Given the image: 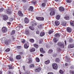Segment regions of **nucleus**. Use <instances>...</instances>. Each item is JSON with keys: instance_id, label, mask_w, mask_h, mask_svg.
Returning a JSON list of instances; mask_svg holds the SVG:
<instances>
[{"instance_id": "nucleus-1", "label": "nucleus", "mask_w": 74, "mask_h": 74, "mask_svg": "<svg viewBox=\"0 0 74 74\" xmlns=\"http://www.w3.org/2000/svg\"><path fill=\"white\" fill-rule=\"evenodd\" d=\"M58 45L60 48H64V44L61 42H59L58 43Z\"/></svg>"}, {"instance_id": "nucleus-2", "label": "nucleus", "mask_w": 74, "mask_h": 74, "mask_svg": "<svg viewBox=\"0 0 74 74\" xmlns=\"http://www.w3.org/2000/svg\"><path fill=\"white\" fill-rule=\"evenodd\" d=\"M52 66L53 69L56 70L58 69V65L56 64H52Z\"/></svg>"}, {"instance_id": "nucleus-3", "label": "nucleus", "mask_w": 74, "mask_h": 74, "mask_svg": "<svg viewBox=\"0 0 74 74\" xmlns=\"http://www.w3.org/2000/svg\"><path fill=\"white\" fill-rule=\"evenodd\" d=\"M6 13H7V14H9V15L11 14L12 13L11 10L10 9H8L6 10Z\"/></svg>"}, {"instance_id": "nucleus-4", "label": "nucleus", "mask_w": 74, "mask_h": 74, "mask_svg": "<svg viewBox=\"0 0 74 74\" xmlns=\"http://www.w3.org/2000/svg\"><path fill=\"white\" fill-rule=\"evenodd\" d=\"M59 10L60 12H63L64 11V9L63 7H60L59 8Z\"/></svg>"}, {"instance_id": "nucleus-5", "label": "nucleus", "mask_w": 74, "mask_h": 74, "mask_svg": "<svg viewBox=\"0 0 74 74\" xmlns=\"http://www.w3.org/2000/svg\"><path fill=\"white\" fill-rule=\"evenodd\" d=\"M66 30L67 32H68L69 33H71L72 31L71 28L70 27H67L66 28Z\"/></svg>"}, {"instance_id": "nucleus-6", "label": "nucleus", "mask_w": 74, "mask_h": 74, "mask_svg": "<svg viewBox=\"0 0 74 74\" xmlns=\"http://www.w3.org/2000/svg\"><path fill=\"white\" fill-rule=\"evenodd\" d=\"M36 18L37 20L39 21H44V19L43 17H36Z\"/></svg>"}, {"instance_id": "nucleus-7", "label": "nucleus", "mask_w": 74, "mask_h": 74, "mask_svg": "<svg viewBox=\"0 0 74 74\" xmlns=\"http://www.w3.org/2000/svg\"><path fill=\"white\" fill-rule=\"evenodd\" d=\"M2 31L3 33H5L7 32V28L5 27H3L2 29Z\"/></svg>"}, {"instance_id": "nucleus-8", "label": "nucleus", "mask_w": 74, "mask_h": 74, "mask_svg": "<svg viewBox=\"0 0 74 74\" xmlns=\"http://www.w3.org/2000/svg\"><path fill=\"white\" fill-rule=\"evenodd\" d=\"M74 47V44H71L69 45L68 46V48L70 49V48H73Z\"/></svg>"}, {"instance_id": "nucleus-9", "label": "nucleus", "mask_w": 74, "mask_h": 74, "mask_svg": "<svg viewBox=\"0 0 74 74\" xmlns=\"http://www.w3.org/2000/svg\"><path fill=\"white\" fill-rule=\"evenodd\" d=\"M18 15L20 16H23V14L22 12V11H19L18 13Z\"/></svg>"}, {"instance_id": "nucleus-10", "label": "nucleus", "mask_w": 74, "mask_h": 74, "mask_svg": "<svg viewBox=\"0 0 74 74\" xmlns=\"http://www.w3.org/2000/svg\"><path fill=\"white\" fill-rule=\"evenodd\" d=\"M55 14V12L54 11L52 10L50 13V14L51 15V16H53Z\"/></svg>"}, {"instance_id": "nucleus-11", "label": "nucleus", "mask_w": 74, "mask_h": 74, "mask_svg": "<svg viewBox=\"0 0 74 74\" xmlns=\"http://www.w3.org/2000/svg\"><path fill=\"white\" fill-rule=\"evenodd\" d=\"M25 22L26 23H28L29 22V20L26 17L25 18Z\"/></svg>"}, {"instance_id": "nucleus-12", "label": "nucleus", "mask_w": 74, "mask_h": 74, "mask_svg": "<svg viewBox=\"0 0 74 74\" xmlns=\"http://www.w3.org/2000/svg\"><path fill=\"white\" fill-rule=\"evenodd\" d=\"M45 35V32H42L40 33V37H43Z\"/></svg>"}, {"instance_id": "nucleus-13", "label": "nucleus", "mask_w": 74, "mask_h": 74, "mask_svg": "<svg viewBox=\"0 0 74 74\" xmlns=\"http://www.w3.org/2000/svg\"><path fill=\"white\" fill-rule=\"evenodd\" d=\"M3 19L5 21H6L8 19V16L6 15H4L3 16Z\"/></svg>"}, {"instance_id": "nucleus-14", "label": "nucleus", "mask_w": 74, "mask_h": 74, "mask_svg": "<svg viewBox=\"0 0 74 74\" xmlns=\"http://www.w3.org/2000/svg\"><path fill=\"white\" fill-rule=\"evenodd\" d=\"M41 69L40 67H38V69H35V71L36 72H39L40 71H41Z\"/></svg>"}, {"instance_id": "nucleus-15", "label": "nucleus", "mask_w": 74, "mask_h": 74, "mask_svg": "<svg viewBox=\"0 0 74 74\" xmlns=\"http://www.w3.org/2000/svg\"><path fill=\"white\" fill-rule=\"evenodd\" d=\"M25 34H26V35H27V36H29V35L30 34V33L29 30H26Z\"/></svg>"}, {"instance_id": "nucleus-16", "label": "nucleus", "mask_w": 74, "mask_h": 74, "mask_svg": "<svg viewBox=\"0 0 74 74\" xmlns=\"http://www.w3.org/2000/svg\"><path fill=\"white\" fill-rule=\"evenodd\" d=\"M40 51L42 53H45V51H44L43 48H41L40 49Z\"/></svg>"}, {"instance_id": "nucleus-17", "label": "nucleus", "mask_w": 74, "mask_h": 74, "mask_svg": "<svg viewBox=\"0 0 74 74\" xmlns=\"http://www.w3.org/2000/svg\"><path fill=\"white\" fill-rule=\"evenodd\" d=\"M55 24L56 26H58V25H59V24L60 23L58 21H55Z\"/></svg>"}, {"instance_id": "nucleus-18", "label": "nucleus", "mask_w": 74, "mask_h": 74, "mask_svg": "<svg viewBox=\"0 0 74 74\" xmlns=\"http://www.w3.org/2000/svg\"><path fill=\"white\" fill-rule=\"evenodd\" d=\"M16 58L17 59H21V56L20 55H17L16 56Z\"/></svg>"}, {"instance_id": "nucleus-19", "label": "nucleus", "mask_w": 74, "mask_h": 74, "mask_svg": "<svg viewBox=\"0 0 74 74\" xmlns=\"http://www.w3.org/2000/svg\"><path fill=\"white\" fill-rule=\"evenodd\" d=\"M10 41L9 40H6L5 42V44L6 45H8V44H9V42Z\"/></svg>"}, {"instance_id": "nucleus-20", "label": "nucleus", "mask_w": 74, "mask_h": 74, "mask_svg": "<svg viewBox=\"0 0 74 74\" xmlns=\"http://www.w3.org/2000/svg\"><path fill=\"white\" fill-rule=\"evenodd\" d=\"M36 51V49L34 48H32L30 49V52H34Z\"/></svg>"}, {"instance_id": "nucleus-21", "label": "nucleus", "mask_w": 74, "mask_h": 74, "mask_svg": "<svg viewBox=\"0 0 74 74\" xmlns=\"http://www.w3.org/2000/svg\"><path fill=\"white\" fill-rule=\"evenodd\" d=\"M29 11H32L33 10V7L31 6H30L29 8Z\"/></svg>"}, {"instance_id": "nucleus-22", "label": "nucleus", "mask_w": 74, "mask_h": 74, "mask_svg": "<svg viewBox=\"0 0 74 74\" xmlns=\"http://www.w3.org/2000/svg\"><path fill=\"white\" fill-rule=\"evenodd\" d=\"M49 63H50V61H49V60H48L45 62V64H48Z\"/></svg>"}, {"instance_id": "nucleus-23", "label": "nucleus", "mask_w": 74, "mask_h": 74, "mask_svg": "<svg viewBox=\"0 0 74 74\" xmlns=\"http://www.w3.org/2000/svg\"><path fill=\"white\" fill-rule=\"evenodd\" d=\"M34 66H35L34 64H32L30 65L29 67L30 68H34Z\"/></svg>"}, {"instance_id": "nucleus-24", "label": "nucleus", "mask_w": 74, "mask_h": 74, "mask_svg": "<svg viewBox=\"0 0 74 74\" xmlns=\"http://www.w3.org/2000/svg\"><path fill=\"white\" fill-rule=\"evenodd\" d=\"M64 18L66 19V20H69L70 19V17L67 16H66L64 17Z\"/></svg>"}, {"instance_id": "nucleus-25", "label": "nucleus", "mask_w": 74, "mask_h": 74, "mask_svg": "<svg viewBox=\"0 0 74 74\" xmlns=\"http://www.w3.org/2000/svg\"><path fill=\"white\" fill-rule=\"evenodd\" d=\"M29 41L32 43H33L34 42V40L33 39H30L29 40Z\"/></svg>"}, {"instance_id": "nucleus-26", "label": "nucleus", "mask_w": 74, "mask_h": 74, "mask_svg": "<svg viewBox=\"0 0 74 74\" xmlns=\"http://www.w3.org/2000/svg\"><path fill=\"white\" fill-rule=\"evenodd\" d=\"M29 28L32 30H34V28L32 27V26H30L29 27Z\"/></svg>"}, {"instance_id": "nucleus-27", "label": "nucleus", "mask_w": 74, "mask_h": 74, "mask_svg": "<svg viewBox=\"0 0 74 74\" xmlns=\"http://www.w3.org/2000/svg\"><path fill=\"white\" fill-rule=\"evenodd\" d=\"M54 36L55 37H60V35L58 33H57L55 34Z\"/></svg>"}, {"instance_id": "nucleus-28", "label": "nucleus", "mask_w": 74, "mask_h": 74, "mask_svg": "<svg viewBox=\"0 0 74 74\" xmlns=\"http://www.w3.org/2000/svg\"><path fill=\"white\" fill-rule=\"evenodd\" d=\"M53 41L54 42L56 43V42H57V41H58V39H57L56 38H54L53 39Z\"/></svg>"}, {"instance_id": "nucleus-29", "label": "nucleus", "mask_w": 74, "mask_h": 74, "mask_svg": "<svg viewBox=\"0 0 74 74\" xmlns=\"http://www.w3.org/2000/svg\"><path fill=\"white\" fill-rule=\"evenodd\" d=\"M56 18L58 20H59L60 19V15H57L56 16Z\"/></svg>"}, {"instance_id": "nucleus-30", "label": "nucleus", "mask_w": 74, "mask_h": 74, "mask_svg": "<svg viewBox=\"0 0 74 74\" xmlns=\"http://www.w3.org/2000/svg\"><path fill=\"white\" fill-rule=\"evenodd\" d=\"M53 52V50L51 49L49 50L48 52V53H52V52Z\"/></svg>"}, {"instance_id": "nucleus-31", "label": "nucleus", "mask_w": 74, "mask_h": 74, "mask_svg": "<svg viewBox=\"0 0 74 74\" xmlns=\"http://www.w3.org/2000/svg\"><path fill=\"white\" fill-rule=\"evenodd\" d=\"M24 47L25 48H29V45H27L25 44L24 45Z\"/></svg>"}, {"instance_id": "nucleus-32", "label": "nucleus", "mask_w": 74, "mask_h": 74, "mask_svg": "<svg viewBox=\"0 0 74 74\" xmlns=\"http://www.w3.org/2000/svg\"><path fill=\"white\" fill-rule=\"evenodd\" d=\"M70 23L71 25L73 26H74V21H73L72 22H70Z\"/></svg>"}, {"instance_id": "nucleus-33", "label": "nucleus", "mask_w": 74, "mask_h": 74, "mask_svg": "<svg viewBox=\"0 0 74 74\" xmlns=\"http://www.w3.org/2000/svg\"><path fill=\"white\" fill-rule=\"evenodd\" d=\"M34 47H35L36 48H38V45L36 44H34L33 45Z\"/></svg>"}, {"instance_id": "nucleus-34", "label": "nucleus", "mask_w": 74, "mask_h": 74, "mask_svg": "<svg viewBox=\"0 0 74 74\" xmlns=\"http://www.w3.org/2000/svg\"><path fill=\"white\" fill-rule=\"evenodd\" d=\"M53 31L52 30H50L49 32V34H52V33H53Z\"/></svg>"}, {"instance_id": "nucleus-35", "label": "nucleus", "mask_w": 74, "mask_h": 74, "mask_svg": "<svg viewBox=\"0 0 74 74\" xmlns=\"http://www.w3.org/2000/svg\"><path fill=\"white\" fill-rule=\"evenodd\" d=\"M36 60L37 62H40V59L38 58H36Z\"/></svg>"}, {"instance_id": "nucleus-36", "label": "nucleus", "mask_w": 74, "mask_h": 74, "mask_svg": "<svg viewBox=\"0 0 74 74\" xmlns=\"http://www.w3.org/2000/svg\"><path fill=\"white\" fill-rule=\"evenodd\" d=\"M59 72H60V73L61 74H63V73H64V71H62V70H60Z\"/></svg>"}, {"instance_id": "nucleus-37", "label": "nucleus", "mask_w": 74, "mask_h": 74, "mask_svg": "<svg viewBox=\"0 0 74 74\" xmlns=\"http://www.w3.org/2000/svg\"><path fill=\"white\" fill-rule=\"evenodd\" d=\"M5 52H9L10 51V49L9 48H7L5 50Z\"/></svg>"}, {"instance_id": "nucleus-38", "label": "nucleus", "mask_w": 74, "mask_h": 74, "mask_svg": "<svg viewBox=\"0 0 74 74\" xmlns=\"http://www.w3.org/2000/svg\"><path fill=\"white\" fill-rule=\"evenodd\" d=\"M71 0H66V2L68 3H71Z\"/></svg>"}, {"instance_id": "nucleus-39", "label": "nucleus", "mask_w": 74, "mask_h": 74, "mask_svg": "<svg viewBox=\"0 0 74 74\" xmlns=\"http://www.w3.org/2000/svg\"><path fill=\"white\" fill-rule=\"evenodd\" d=\"M15 30H12L11 33L12 35L13 34H15Z\"/></svg>"}, {"instance_id": "nucleus-40", "label": "nucleus", "mask_w": 74, "mask_h": 74, "mask_svg": "<svg viewBox=\"0 0 74 74\" xmlns=\"http://www.w3.org/2000/svg\"><path fill=\"white\" fill-rule=\"evenodd\" d=\"M38 28H42V25L41 24H39L38 26Z\"/></svg>"}, {"instance_id": "nucleus-41", "label": "nucleus", "mask_w": 74, "mask_h": 74, "mask_svg": "<svg viewBox=\"0 0 74 74\" xmlns=\"http://www.w3.org/2000/svg\"><path fill=\"white\" fill-rule=\"evenodd\" d=\"M46 4L45 3H43L42 4V7H44L45 6Z\"/></svg>"}, {"instance_id": "nucleus-42", "label": "nucleus", "mask_w": 74, "mask_h": 74, "mask_svg": "<svg viewBox=\"0 0 74 74\" xmlns=\"http://www.w3.org/2000/svg\"><path fill=\"white\" fill-rule=\"evenodd\" d=\"M32 60L31 59L29 60V61L28 62V63H32Z\"/></svg>"}, {"instance_id": "nucleus-43", "label": "nucleus", "mask_w": 74, "mask_h": 74, "mask_svg": "<svg viewBox=\"0 0 74 74\" xmlns=\"http://www.w3.org/2000/svg\"><path fill=\"white\" fill-rule=\"evenodd\" d=\"M59 61H60V60H59V58H57L56 60V62H59Z\"/></svg>"}, {"instance_id": "nucleus-44", "label": "nucleus", "mask_w": 74, "mask_h": 74, "mask_svg": "<svg viewBox=\"0 0 74 74\" xmlns=\"http://www.w3.org/2000/svg\"><path fill=\"white\" fill-rule=\"evenodd\" d=\"M73 40L71 38H70L69 40V41L70 42H73Z\"/></svg>"}, {"instance_id": "nucleus-45", "label": "nucleus", "mask_w": 74, "mask_h": 74, "mask_svg": "<svg viewBox=\"0 0 74 74\" xmlns=\"http://www.w3.org/2000/svg\"><path fill=\"white\" fill-rule=\"evenodd\" d=\"M21 42L22 43H25V39H22Z\"/></svg>"}, {"instance_id": "nucleus-46", "label": "nucleus", "mask_w": 74, "mask_h": 74, "mask_svg": "<svg viewBox=\"0 0 74 74\" xmlns=\"http://www.w3.org/2000/svg\"><path fill=\"white\" fill-rule=\"evenodd\" d=\"M70 72L71 74H74V71L71 70L70 71Z\"/></svg>"}, {"instance_id": "nucleus-47", "label": "nucleus", "mask_w": 74, "mask_h": 74, "mask_svg": "<svg viewBox=\"0 0 74 74\" xmlns=\"http://www.w3.org/2000/svg\"><path fill=\"white\" fill-rule=\"evenodd\" d=\"M3 10H4V8H1L0 9V12H2V11H3Z\"/></svg>"}, {"instance_id": "nucleus-48", "label": "nucleus", "mask_w": 74, "mask_h": 74, "mask_svg": "<svg viewBox=\"0 0 74 74\" xmlns=\"http://www.w3.org/2000/svg\"><path fill=\"white\" fill-rule=\"evenodd\" d=\"M36 33L38 34H40V31H38V30H37L36 31Z\"/></svg>"}, {"instance_id": "nucleus-49", "label": "nucleus", "mask_w": 74, "mask_h": 74, "mask_svg": "<svg viewBox=\"0 0 74 74\" xmlns=\"http://www.w3.org/2000/svg\"><path fill=\"white\" fill-rule=\"evenodd\" d=\"M9 20L10 22H11V21H13V19L12 18H9Z\"/></svg>"}, {"instance_id": "nucleus-50", "label": "nucleus", "mask_w": 74, "mask_h": 74, "mask_svg": "<svg viewBox=\"0 0 74 74\" xmlns=\"http://www.w3.org/2000/svg\"><path fill=\"white\" fill-rule=\"evenodd\" d=\"M10 60L11 61V62H12L14 60H13V59L12 58H10Z\"/></svg>"}, {"instance_id": "nucleus-51", "label": "nucleus", "mask_w": 74, "mask_h": 74, "mask_svg": "<svg viewBox=\"0 0 74 74\" xmlns=\"http://www.w3.org/2000/svg\"><path fill=\"white\" fill-rule=\"evenodd\" d=\"M21 47L20 46H17V49H21Z\"/></svg>"}, {"instance_id": "nucleus-52", "label": "nucleus", "mask_w": 74, "mask_h": 74, "mask_svg": "<svg viewBox=\"0 0 74 74\" xmlns=\"http://www.w3.org/2000/svg\"><path fill=\"white\" fill-rule=\"evenodd\" d=\"M16 29L17 30H19V29H20V28H19V27H16Z\"/></svg>"}, {"instance_id": "nucleus-53", "label": "nucleus", "mask_w": 74, "mask_h": 74, "mask_svg": "<svg viewBox=\"0 0 74 74\" xmlns=\"http://www.w3.org/2000/svg\"><path fill=\"white\" fill-rule=\"evenodd\" d=\"M9 69H12V67L11 66H9Z\"/></svg>"}, {"instance_id": "nucleus-54", "label": "nucleus", "mask_w": 74, "mask_h": 74, "mask_svg": "<svg viewBox=\"0 0 74 74\" xmlns=\"http://www.w3.org/2000/svg\"><path fill=\"white\" fill-rule=\"evenodd\" d=\"M32 25L34 26H36L37 25V24L36 23H34V24H32Z\"/></svg>"}, {"instance_id": "nucleus-55", "label": "nucleus", "mask_w": 74, "mask_h": 74, "mask_svg": "<svg viewBox=\"0 0 74 74\" xmlns=\"http://www.w3.org/2000/svg\"><path fill=\"white\" fill-rule=\"evenodd\" d=\"M22 1L23 3H25V2H26V0H22Z\"/></svg>"}, {"instance_id": "nucleus-56", "label": "nucleus", "mask_w": 74, "mask_h": 74, "mask_svg": "<svg viewBox=\"0 0 74 74\" xmlns=\"http://www.w3.org/2000/svg\"><path fill=\"white\" fill-rule=\"evenodd\" d=\"M53 73L51 72H49L47 74H53Z\"/></svg>"}, {"instance_id": "nucleus-57", "label": "nucleus", "mask_w": 74, "mask_h": 74, "mask_svg": "<svg viewBox=\"0 0 74 74\" xmlns=\"http://www.w3.org/2000/svg\"><path fill=\"white\" fill-rule=\"evenodd\" d=\"M65 66H68V64L67 63H66L65 64Z\"/></svg>"}, {"instance_id": "nucleus-58", "label": "nucleus", "mask_w": 74, "mask_h": 74, "mask_svg": "<svg viewBox=\"0 0 74 74\" xmlns=\"http://www.w3.org/2000/svg\"><path fill=\"white\" fill-rule=\"evenodd\" d=\"M23 69L24 70H25V66H23Z\"/></svg>"}, {"instance_id": "nucleus-59", "label": "nucleus", "mask_w": 74, "mask_h": 74, "mask_svg": "<svg viewBox=\"0 0 74 74\" xmlns=\"http://www.w3.org/2000/svg\"><path fill=\"white\" fill-rule=\"evenodd\" d=\"M40 56H44V55H42V54H40Z\"/></svg>"}, {"instance_id": "nucleus-60", "label": "nucleus", "mask_w": 74, "mask_h": 74, "mask_svg": "<svg viewBox=\"0 0 74 74\" xmlns=\"http://www.w3.org/2000/svg\"><path fill=\"white\" fill-rule=\"evenodd\" d=\"M64 42L65 43V45H66V41L65 40L64 41Z\"/></svg>"}, {"instance_id": "nucleus-61", "label": "nucleus", "mask_w": 74, "mask_h": 74, "mask_svg": "<svg viewBox=\"0 0 74 74\" xmlns=\"http://www.w3.org/2000/svg\"><path fill=\"white\" fill-rule=\"evenodd\" d=\"M2 71H0V74H2Z\"/></svg>"}, {"instance_id": "nucleus-62", "label": "nucleus", "mask_w": 74, "mask_h": 74, "mask_svg": "<svg viewBox=\"0 0 74 74\" xmlns=\"http://www.w3.org/2000/svg\"><path fill=\"white\" fill-rule=\"evenodd\" d=\"M54 1H58L59 0H54Z\"/></svg>"}, {"instance_id": "nucleus-63", "label": "nucleus", "mask_w": 74, "mask_h": 74, "mask_svg": "<svg viewBox=\"0 0 74 74\" xmlns=\"http://www.w3.org/2000/svg\"><path fill=\"white\" fill-rule=\"evenodd\" d=\"M20 27H21V28H22V26H20Z\"/></svg>"}, {"instance_id": "nucleus-64", "label": "nucleus", "mask_w": 74, "mask_h": 74, "mask_svg": "<svg viewBox=\"0 0 74 74\" xmlns=\"http://www.w3.org/2000/svg\"><path fill=\"white\" fill-rule=\"evenodd\" d=\"M9 73L10 74H11V71H9Z\"/></svg>"}]
</instances>
